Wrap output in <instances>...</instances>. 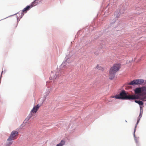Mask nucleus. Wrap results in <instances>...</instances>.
Listing matches in <instances>:
<instances>
[{
    "instance_id": "nucleus-15",
    "label": "nucleus",
    "mask_w": 146,
    "mask_h": 146,
    "mask_svg": "<svg viewBox=\"0 0 146 146\" xmlns=\"http://www.w3.org/2000/svg\"><path fill=\"white\" fill-rule=\"evenodd\" d=\"M139 119H138L137 120V123H136V125L135 126V130H134V133L135 132V129H136V126H137V125L138 124V123L139 122Z\"/></svg>"
},
{
    "instance_id": "nucleus-7",
    "label": "nucleus",
    "mask_w": 146,
    "mask_h": 146,
    "mask_svg": "<svg viewBox=\"0 0 146 146\" xmlns=\"http://www.w3.org/2000/svg\"><path fill=\"white\" fill-rule=\"evenodd\" d=\"M40 1V0H35L30 5L31 7H34L37 5Z\"/></svg>"
},
{
    "instance_id": "nucleus-6",
    "label": "nucleus",
    "mask_w": 146,
    "mask_h": 146,
    "mask_svg": "<svg viewBox=\"0 0 146 146\" xmlns=\"http://www.w3.org/2000/svg\"><path fill=\"white\" fill-rule=\"evenodd\" d=\"M32 8L30 5H28L22 10V14L24 15V14L26 13L27 11H28L31 8Z\"/></svg>"
},
{
    "instance_id": "nucleus-1",
    "label": "nucleus",
    "mask_w": 146,
    "mask_h": 146,
    "mask_svg": "<svg viewBox=\"0 0 146 146\" xmlns=\"http://www.w3.org/2000/svg\"><path fill=\"white\" fill-rule=\"evenodd\" d=\"M120 65L115 64L111 68L109 73V78L110 80H113L114 78L116 72L119 70Z\"/></svg>"
},
{
    "instance_id": "nucleus-12",
    "label": "nucleus",
    "mask_w": 146,
    "mask_h": 146,
    "mask_svg": "<svg viewBox=\"0 0 146 146\" xmlns=\"http://www.w3.org/2000/svg\"><path fill=\"white\" fill-rule=\"evenodd\" d=\"M135 102L138 103L140 105H142L143 104V102L140 101L135 100Z\"/></svg>"
},
{
    "instance_id": "nucleus-16",
    "label": "nucleus",
    "mask_w": 146,
    "mask_h": 146,
    "mask_svg": "<svg viewBox=\"0 0 146 146\" xmlns=\"http://www.w3.org/2000/svg\"><path fill=\"white\" fill-rule=\"evenodd\" d=\"M141 113H140V115H139V117H140V118H141Z\"/></svg>"
},
{
    "instance_id": "nucleus-4",
    "label": "nucleus",
    "mask_w": 146,
    "mask_h": 146,
    "mask_svg": "<svg viewBox=\"0 0 146 146\" xmlns=\"http://www.w3.org/2000/svg\"><path fill=\"white\" fill-rule=\"evenodd\" d=\"M18 132L17 131L14 130L11 132L10 136L8 139V140H13L16 139L18 135Z\"/></svg>"
},
{
    "instance_id": "nucleus-8",
    "label": "nucleus",
    "mask_w": 146,
    "mask_h": 146,
    "mask_svg": "<svg viewBox=\"0 0 146 146\" xmlns=\"http://www.w3.org/2000/svg\"><path fill=\"white\" fill-rule=\"evenodd\" d=\"M141 90L140 88H137L135 89V90L136 94H139L141 93Z\"/></svg>"
},
{
    "instance_id": "nucleus-14",
    "label": "nucleus",
    "mask_w": 146,
    "mask_h": 146,
    "mask_svg": "<svg viewBox=\"0 0 146 146\" xmlns=\"http://www.w3.org/2000/svg\"><path fill=\"white\" fill-rule=\"evenodd\" d=\"M143 92L144 94L146 95V87L143 88Z\"/></svg>"
},
{
    "instance_id": "nucleus-11",
    "label": "nucleus",
    "mask_w": 146,
    "mask_h": 146,
    "mask_svg": "<svg viewBox=\"0 0 146 146\" xmlns=\"http://www.w3.org/2000/svg\"><path fill=\"white\" fill-rule=\"evenodd\" d=\"M12 140H8V139L7 140V144L8 145H11L13 142L12 141Z\"/></svg>"
},
{
    "instance_id": "nucleus-3",
    "label": "nucleus",
    "mask_w": 146,
    "mask_h": 146,
    "mask_svg": "<svg viewBox=\"0 0 146 146\" xmlns=\"http://www.w3.org/2000/svg\"><path fill=\"white\" fill-rule=\"evenodd\" d=\"M39 107L40 106L38 104L36 106H34L33 109L31 111L30 113L29 116L26 118L25 121H26V122L28 121L33 116V113H35L39 109Z\"/></svg>"
},
{
    "instance_id": "nucleus-2",
    "label": "nucleus",
    "mask_w": 146,
    "mask_h": 146,
    "mask_svg": "<svg viewBox=\"0 0 146 146\" xmlns=\"http://www.w3.org/2000/svg\"><path fill=\"white\" fill-rule=\"evenodd\" d=\"M119 96L120 99H121L134 100L138 99L139 98V96L138 95H127L124 91L120 93Z\"/></svg>"
},
{
    "instance_id": "nucleus-5",
    "label": "nucleus",
    "mask_w": 146,
    "mask_h": 146,
    "mask_svg": "<svg viewBox=\"0 0 146 146\" xmlns=\"http://www.w3.org/2000/svg\"><path fill=\"white\" fill-rule=\"evenodd\" d=\"M144 82V80L143 79H136L133 80L128 83L129 85H140L142 84Z\"/></svg>"
},
{
    "instance_id": "nucleus-9",
    "label": "nucleus",
    "mask_w": 146,
    "mask_h": 146,
    "mask_svg": "<svg viewBox=\"0 0 146 146\" xmlns=\"http://www.w3.org/2000/svg\"><path fill=\"white\" fill-rule=\"evenodd\" d=\"M65 143V141L64 140H62L60 143L56 145V146H62Z\"/></svg>"
},
{
    "instance_id": "nucleus-10",
    "label": "nucleus",
    "mask_w": 146,
    "mask_h": 146,
    "mask_svg": "<svg viewBox=\"0 0 146 146\" xmlns=\"http://www.w3.org/2000/svg\"><path fill=\"white\" fill-rule=\"evenodd\" d=\"M96 68L97 69L102 71H103L104 69L101 66H100L99 65H97L96 66Z\"/></svg>"
},
{
    "instance_id": "nucleus-13",
    "label": "nucleus",
    "mask_w": 146,
    "mask_h": 146,
    "mask_svg": "<svg viewBox=\"0 0 146 146\" xmlns=\"http://www.w3.org/2000/svg\"><path fill=\"white\" fill-rule=\"evenodd\" d=\"M111 97L112 98H115L116 99H120V96L118 95H116L115 96H111Z\"/></svg>"
}]
</instances>
